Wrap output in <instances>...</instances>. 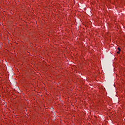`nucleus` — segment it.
Listing matches in <instances>:
<instances>
[{"label": "nucleus", "instance_id": "obj_2", "mask_svg": "<svg viewBox=\"0 0 125 125\" xmlns=\"http://www.w3.org/2000/svg\"><path fill=\"white\" fill-rule=\"evenodd\" d=\"M120 51L117 52V53H118V54H120Z\"/></svg>", "mask_w": 125, "mask_h": 125}, {"label": "nucleus", "instance_id": "obj_1", "mask_svg": "<svg viewBox=\"0 0 125 125\" xmlns=\"http://www.w3.org/2000/svg\"><path fill=\"white\" fill-rule=\"evenodd\" d=\"M118 50H119V51H121V48L120 47H118Z\"/></svg>", "mask_w": 125, "mask_h": 125}]
</instances>
